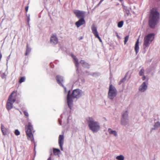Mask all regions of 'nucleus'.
Returning <instances> with one entry per match:
<instances>
[{
  "instance_id": "obj_1",
  "label": "nucleus",
  "mask_w": 160,
  "mask_h": 160,
  "mask_svg": "<svg viewBox=\"0 0 160 160\" xmlns=\"http://www.w3.org/2000/svg\"><path fill=\"white\" fill-rule=\"evenodd\" d=\"M159 16V13L156 9L152 8L150 12L148 22V24L150 28H154L155 27L158 22Z\"/></svg>"
},
{
  "instance_id": "obj_2",
  "label": "nucleus",
  "mask_w": 160,
  "mask_h": 160,
  "mask_svg": "<svg viewBox=\"0 0 160 160\" xmlns=\"http://www.w3.org/2000/svg\"><path fill=\"white\" fill-rule=\"evenodd\" d=\"M88 127L90 130L93 132H97L100 129V125L98 122L95 121L94 119L91 117H88L86 119Z\"/></svg>"
},
{
  "instance_id": "obj_3",
  "label": "nucleus",
  "mask_w": 160,
  "mask_h": 160,
  "mask_svg": "<svg viewBox=\"0 0 160 160\" xmlns=\"http://www.w3.org/2000/svg\"><path fill=\"white\" fill-rule=\"evenodd\" d=\"M70 91H69L67 95V102L69 107L71 108L73 102L72 98H78L81 96V91L79 89L74 90L70 95H69Z\"/></svg>"
},
{
  "instance_id": "obj_4",
  "label": "nucleus",
  "mask_w": 160,
  "mask_h": 160,
  "mask_svg": "<svg viewBox=\"0 0 160 160\" xmlns=\"http://www.w3.org/2000/svg\"><path fill=\"white\" fill-rule=\"evenodd\" d=\"M17 96V91H13L9 96L6 105V108L8 111L13 107V103L15 102Z\"/></svg>"
},
{
  "instance_id": "obj_5",
  "label": "nucleus",
  "mask_w": 160,
  "mask_h": 160,
  "mask_svg": "<svg viewBox=\"0 0 160 160\" xmlns=\"http://www.w3.org/2000/svg\"><path fill=\"white\" fill-rule=\"evenodd\" d=\"M155 35L153 33H151L145 36L144 38L143 46L144 48L149 46L154 38Z\"/></svg>"
},
{
  "instance_id": "obj_6",
  "label": "nucleus",
  "mask_w": 160,
  "mask_h": 160,
  "mask_svg": "<svg viewBox=\"0 0 160 160\" xmlns=\"http://www.w3.org/2000/svg\"><path fill=\"white\" fill-rule=\"evenodd\" d=\"M26 132L28 139L29 140L32 141L33 140V136L32 132L33 128L30 122L28 123V125L25 126Z\"/></svg>"
},
{
  "instance_id": "obj_7",
  "label": "nucleus",
  "mask_w": 160,
  "mask_h": 160,
  "mask_svg": "<svg viewBox=\"0 0 160 160\" xmlns=\"http://www.w3.org/2000/svg\"><path fill=\"white\" fill-rule=\"evenodd\" d=\"M117 94V91L115 87L111 84L109 87V91L108 94V98L111 100H112L116 97Z\"/></svg>"
},
{
  "instance_id": "obj_8",
  "label": "nucleus",
  "mask_w": 160,
  "mask_h": 160,
  "mask_svg": "<svg viewBox=\"0 0 160 160\" xmlns=\"http://www.w3.org/2000/svg\"><path fill=\"white\" fill-rule=\"evenodd\" d=\"M73 12L78 18H84L85 17V12L78 10H74Z\"/></svg>"
},
{
  "instance_id": "obj_9",
  "label": "nucleus",
  "mask_w": 160,
  "mask_h": 160,
  "mask_svg": "<svg viewBox=\"0 0 160 160\" xmlns=\"http://www.w3.org/2000/svg\"><path fill=\"white\" fill-rule=\"evenodd\" d=\"M64 142V136L60 135L58 138V143L61 150H63L62 146Z\"/></svg>"
},
{
  "instance_id": "obj_10",
  "label": "nucleus",
  "mask_w": 160,
  "mask_h": 160,
  "mask_svg": "<svg viewBox=\"0 0 160 160\" xmlns=\"http://www.w3.org/2000/svg\"><path fill=\"white\" fill-rule=\"evenodd\" d=\"M85 24V21L84 18H81L79 20L75 23L76 26L77 28Z\"/></svg>"
},
{
  "instance_id": "obj_11",
  "label": "nucleus",
  "mask_w": 160,
  "mask_h": 160,
  "mask_svg": "<svg viewBox=\"0 0 160 160\" xmlns=\"http://www.w3.org/2000/svg\"><path fill=\"white\" fill-rule=\"evenodd\" d=\"M50 42L53 44H56L58 42V39L56 34H53L50 39Z\"/></svg>"
},
{
  "instance_id": "obj_12",
  "label": "nucleus",
  "mask_w": 160,
  "mask_h": 160,
  "mask_svg": "<svg viewBox=\"0 0 160 160\" xmlns=\"http://www.w3.org/2000/svg\"><path fill=\"white\" fill-rule=\"evenodd\" d=\"M148 82L146 83V82H144L142 83L139 88V91L142 92H144L147 88Z\"/></svg>"
},
{
  "instance_id": "obj_13",
  "label": "nucleus",
  "mask_w": 160,
  "mask_h": 160,
  "mask_svg": "<svg viewBox=\"0 0 160 160\" xmlns=\"http://www.w3.org/2000/svg\"><path fill=\"white\" fill-rule=\"evenodd\" d=\"M56 79L58 83L63 86L62 84V82L63 81V77L61 76L58 75L56 76Z\"/></svg>"
},
{
  "instance_id": "obj_14",
  "label": "nucleus",
  "mask_w": 160,
  "mask_h": 160,
  "mask_svg": "<svg viewBox=\"0 0 160 160\" xmlns=\"http://www.w3.org/2000/svg\"><path fill=\"white\" fill-rule=\"evenodd\" d=\"M128 116L127 112L126 111L124 114L122 115V118L121 119V124L122 125H125L126 123H124V121L127 118Z\"/></svg>"
},
{
  "instance_id": "obj_15",
  "label": "nucleus",
  "mask_w": 160,
  "mask_h": 160,
  "mask_svg": "<svg viewBox=\"0 0 160 160\" xmlns=\"http://www.w3.org/2000/svg\"><path fill=\"white\" fill-rule=\"evenodd\" d=\"M91 29L92 30V32L95 36V37L98 35V32L97 31V28L96 27H95L94 25H92L91 28Z\"/></svg>"
},
{
  "instance_id": "obj_16",
  "label": "nucleus",
  "mask_w": 160,
  "mask_h": 160,
  "mask_svg": "<svg viewBox=\"0 0 160 160\" xmlns=\"http://www.w3.org/2000/svg\"><path fill=\"white\" fill-rule=\"evenodd\" d=\"M139 38H138L137 41L136 42L134 49L136 52V54H137L138 52L139 49Z\"/></svg>"
},
{
  "instance_id": "obj_17",
  "label": "nucleus",
  "mask_w": 160,
  "mask_h": 160,
  "mask_svg": "<svg viewBox=\"0 0 160 160\" xmlns=\"http://www.w3.org/2000/svg\"><path fill=\"white\" fill-rule=\"evenodd\" d=\"M1 130L4 135L7 134L8 132V129L5 128L4 126L2 125H1Z\"/></svg>"
},
{
  "instance_id": "obj_18",
  "label": "nucleus",
  "mask_w": 160,
  "mask_h": 160,
  "mask_svg": "<svg viewBox=\"0 0 160 160\" xmlns=\"http://www.w3.org/2000/svg\"><path fill=\"white\" fill-rule=\"evenodd\" d=\"M108 131L109 134H113L115 136H117V133L116 131L112 130L111 128H109Z\"/></svg>"
},
{
  "instance_id": "obj_19",
  "label": "nucleus",
  "mask_w": 160,
  "mask_h": 160,
  "mask_svg": "<svg viewBox=\"0 0 160 160\" xmlns=\"http://www.w3.org/2000/svg\"><path fill=\"white\" fill-rule=\"evenodd\" d=\"M53 152L55 155H58L60 152V150L59 149L54 148Z\"/></svg>"
},
{
  "instance_id": "obj_20",
  "label": "nucleus",
  "mask_w": 160,
  "mask_h": 160,
  "mask_svg": "<svg viewBox=\"0 0 160 160\" xmlns=\"http://www.w3.org/2000/svg\"><path fill=\"white\" fill-rule=\"evenodd\" d=\"M116 159L118 160H124V157L122 155H120L119 156H117L116 157Z\"/></svg>"
},
{
  "instance_id": "obj_21",
  "label": "nucleus",
  "mask_w": 160,
  "mask_h": 160,
  "mask_svg": "<svg viewBox=\"0 0 160 160\" xmlns=\"http://www.w3.org/2000/svg\"><path fill=\"white\" fill-rule=\"evenodd\" d=\"M30 51H31L30 49L28 47V45H27V46L25 54V55L26 56V55H28L30 52Z\"/></svg>"
},
{
  "instance_id": "obj_22",
  "label": "nucleus",
  "mask_w": 160,
  "mask_h": 160,
  "mask_svg": "<svg viewBox=\"0 0 160 160\" xmlns=\"http://www.w3.org/2000/svg\"><path fill=\"white\" fill-rule=\"evenodd\" d=\"M25 77H21L19 81V83H21L22 82H24L25 81Z\"/></svg>"
},
{
  "instance_id": "obj_23",
  "label": "nucleus",
  "mask_w": 160,
  "mask_h": 160,
  "mask_svg": "<svg viewBox=\"0 0 160 160\" xmlns=\"http://www.w3.org/2000/svg\"><path fill=\"white\" fill-rule=\"evenodd\" d=\"M123 24V21H121L118 22V28H121Z\"/></svg>"
},
{
  "instance_id": "obj_24",
  "label": "nucleus",
  "mask_w": 160,
  "mask_h": 160,
  "mask_svg": "<svg viewBox=\"0 0 160 160\" xmlns=\"http://www.w3.org/2000/svg\"><path fill=\"white\" fill-rule=\"evenodd\" d=\"M154 127L155 128H157L160 127V122H156L154 125Z\"/></svg>"
},
{
  "instance_id": "obj_25",
  "label": "nucleus",
  "mask_w": 160,
  "mask_h": 160,
  "mask_svg": "<svg viewBox=\"0 0 160 160\" xmlns=\"http://www.w3.org/2000/svg\"><path fill=\"white\" fill-rule=\"evenodd\" d=\"M123 11L127 13L128 14L129 13V11L127 9V7L124 6L123 7Z\"/></svg>"
},
{
  "instance_id": "obj_26",
  "label": "nucleus",
  "mask_w": 160,
  "mask_h": 160,
  "mask_svg": "<svg viewBox=\"0 0 160 160\" xmlns=\"http://www.w3.org/2000/svg\"><path fill=\"white\" fill-rule=\"evenodd\" d=\"M144 69L143 68L139 72V75L141 76L144 75Z\"/></svg>"
},
{
  "instance_id": "obj_27",
  "label": "nucleus",
  "mask_w": 160,
  "mask_h": 160,
  "mask_svg": "<svg viewBox=\"0 0 160 160\" xmlns=\"http://www.w3.org/2000/svg\"><path fill=\"white\" fill-rule=\"evenodd\" d=\"M74 62H75V65L76 67H78V64L79 63L78 62V59L76 58H75V59H74Z\"/></svg>"
},
{
  "instance_id": "obj_28",
  "label": "nucleus",
  "mask_w": 160,
  "mask_h": 160,
  "mask_svg": "<svg viewBox=\"0 0 160 160\" xmlns=\"http://www.w3.org/2000/svg\"><path fill=\"white\" fill-rule=\"evenodd\" d=\"M129 35L127 36L124 38V44H125L128 41L129 39Z\"/></svg>"
},
{
  "instance_id": "obj_29",
  "label": "nucleus",
  "mask_w": 160,
  "mask_h": 160,
  "mask_svg": "<svg viewBox=\"0 0 160 160\" xmlns=\"http://www.w3.org/2000/svg\"><path fill=\"white\" fill-rule=\"evenodd\" d=\"M14 133L15 135L18 136L20 134V132L18 129H16L14 131Z\"/></svg>"
},
{
  "instance_id": "obj_30",
  "label": "nucleus",
  "mask_w": 160,
  "mask_h": 160,
  "mask_svg": "<svg viewBox=\"0 0 160 160\" xmlns=\"http://www.w3.org/2000/svg\"><path fill=\"white\" fill-rule=\"evenodd\" d=\"M80 62L81 64H82V65H88V63L85 62L83 60H81Z\"/></svg>"
},
{
  "instance_id": "obj_31",
  "label": "nucleus",
  "mask_w": 160,
  "mask_h": 160,
  "mask_svg": "<svg viewBox=\"0 0 160 160\" xmlns=\"http://www.w3.org/2000/svg\"><path fill=\"white\" fill-rule=\"evenodd\" d=\"M24 115L27 117H28L29 116L28 112L26 111H23Z\"/></svg>"
},
{
  "instance_id": "obj_32",
  "label": "nucleus",
  "mask_w": 160,
  "mask_h": 160,
  "mask_svg": "<svg viewBox=\"0 0 160 160\" xmlns=\"http://www.w3.org/2000/svg\"><path fill=\"white\" fill-rule=\"evenodd\" d=\"M1 77L2 79H6V75L4 73H3L1 75Z\"/></svg>"
},
{
  "instance_id": "obj_33",
  "label": "nucleus",
  "mask_w": 160,
  "mask_h": 160,
  "mask_svg": "<svg viewBox=\"0 0 160 160\" xmlns=\"http://www.w3.org/2000/svg\"><path fill=\"white\" fill-rule=\"evenodd\" d=\"M125 80V78H123L119 82V84H121V83L122 82H124V81Z\"/></svg>"
},
{
  "instance_id": "obj_34",
  "label": "nucleus",
  "mask_w": 160,
  "mask_h": 160,
  "mask_svg": "<svg viewBox=\"0 0 160 160\" xmlns=\"http://www.w3.org/2000/svg\"><path fill=\"white\" fill-rule=\"evenodd\" d=\"M95 37L98 38L100 42H102V40L99 37V35L96 36Z\"/></svg>"
},
{
  "instance_id": "obj_35",
  "label": "nucleus",
  "mask_w": 160,
  "mask_h": 160,
  "mask_svg": "<svg viewBox=\"0 0 160 160\" xmlns=\"http://www.w3.org/2000/svg\"><path fill=\"white\" fill-rule=\"evenodd\" d=\"M28 7L27 6L25 7V9L26 11V12L27 13L28 12Z\"/></svg>"
},
{
  "instance_id": "obj_36",
  "label": "nucleus",
  "mask_w": 160,
  "mask_h": 160,
  "mask_svg": "<svg viewBox=\"0 0 160 160\" xmlns=\"http://www.w3.org/2000/svg\"><path fill=\"white\" fill-rule=\"evenodd\" d=\"M143 76H142V79L143 80H144L145 79H146V77L144 75H142Z\"/></svg>"
},
{
  "instance_id": "obj_37",
  "label": "nucleus",
  "mask_w": 160,
  "mask_h": 160,
  "mask_svg": "<svg viewBox=\"0 0 160 160\" xmlns=\"http://www.w3.org/2000/svg\"><path fill=\"white\" fill-rule=\"evenodd\" d=\"M72 57L73 58L74 60L75 59V58H77L76 57L74 56H72Z\"/></svg>"
},
{
  "instance_id": "obj_38",
  "label": "nucleus",
  "mask_w": 160,
  "mask_h": 160,
  "mask_svg": "<svg viewBox=\"0 0 160 160\" xmlns=\"http://www.w3.org/2000/svg\"><path fill=\"white\" fill-rule=\"evenodd\" d=\"M104 0H101L99 3V4L101 3Z\"/></svg>"
},
{
  "instance_id": "obj_39",
  "label": "nucleus",
  "mask_w": 160,
  "mask_h": 160,
  "mask_svg": "<svg viewBox=\"0 0 160 160\" xmlns=\"http://www.w3.org/2000/svg\"><path fill=\"white\" fill-rule=\"evenodd\" d=\"M47 160H51V158L50 157L48 158Z\"/></svg>"
},
{
  "instance_id": "obj_40",
  "label": "nucleus",
  "mask_w": 160,
  "mask_h": 160,
  "mask_svg": "<svg viewBox=\"0 0 160 160\" xmlns=\"http://www.w3.org/2000/svg\"><path fill=\"white\" fill-rule=\"evenodd\" d=\"M123 0H119V1H120V2H122L123 1Z\"/></svg>"
},
{
  "instance_id": "obj_41",
  "label": "nucleus",
  "mask_w": 160,
  "mask_h": 160,
  "mask_svg": "<svg viewBox=\"0 0 160 160\" xmlns=\"http://www.w3.org/2000/svg\"><path fill=\"white\" fill-rule=\"evenodd\" d=\"M156 1H160V0H156Z\"/></svg>"
},
{
  "instance_id": "obj_42",
  "label": "nucleus",
  "mask_w": 160,
  "mask_h": 160,
  "mask_svg": "<svg viewBox=\"0 0 160 160\" xmlns=\"http://www.w3.org/2000/svg\"><path fill=\"white\" fill-rule=\"evenodd\" d=\"M148 78L147 79V82H148Z\"/></svg>"
},
{
  "instance_id": "obj_43",
  "label": "nucleus",
  "mask_w": 160,
  "mask_h": 160,
  "mask_svg": "<svg viewBox=\"0 0 160 160\" xmlns=\"http://www.w3.org/2000/svg\"><path fill=\"white\" fill-rule=\"evenodd\" d=\"M117 36L118 37V35H117Z\"/></svg>"
}]
</instances>
